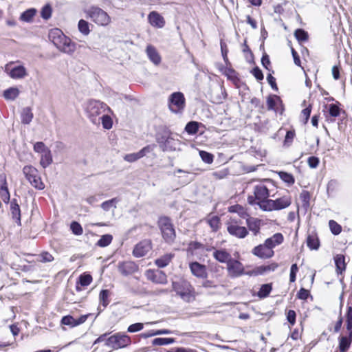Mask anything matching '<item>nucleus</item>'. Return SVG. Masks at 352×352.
Masks as SVG:
<instances>
[{"mask_svg":"<svg viewBox=\"0 0 352 352\" xmlns=\"http://www.w3.org/2000/svg\"><path fill=\"white\" fill-rule=\"evenodd\" d=\"M119 199L118 198H113L111 199L104 201L101 204L102 209L105 211H109L111 208H116V205L119 202Z\"/></svg>","mask_w":352,"mask_h":352,"instance_id":"473e14b6","label":"nucleus"},{"mask_svg":"<svg viewBox=\"0 0 352 352\" xmlns=\"http://www.w3.org/2000/svg\"><path fill=\"white\" fill-rule=\"evenodd\" d=\"M228 232L238 239H244L248 234V230L244 227L241 226L236 221H231L227 223Z\"/></svg>","mask_w":352,"mask_h":352,"instance_id":"9d476101","label":"nucleus"},{"mask_svg":"<svg viewBox=\"0 0 352 352\" xmlns=\"http://www.w3.org/2000/svg\"><path fill=\"white\" fill-rule=\"evenodd\" d=\"M207 222L212 231H217L220 226V219L217 216H212L207 219Z\"/></svg>","mask_w":352,"mask_h":352,"instance_id":"a18cd8bd","label":"nucleus"},{"mask_svg":"<svg viewBox=\"0 0 352 352\" xmlns=\"http://www.w3.org/2000/svg\"><path fill=\"white\" fill-rule=\"evenodd\" d=\"M292 204L291 197L285 195L276 199H270L262 203V210L273 211L280 210L289 207Z\"/></svg>","mask_w":352,"mask_h":352,"instance_id":"39448f33","label":"nucleus"},{"mask_svg":"<svg viewBox=\"0 0 352 352\" xmlns=\"http://www.w3.org/2000/svg\"><path fill=\"white\" fill-rule=\"evenodd\" d=\"M78 282L81 286H88L92 282V276L88 274H82L80 276Z\"/></svg>","mask_w":352,"mask_h":352,"instance_id":"bf43d9fd","label":"nucleus"},{"mask_svg":"<svg viewBox=\"0 0 352 352\" xmlns=\"http://www.w3.org/2000/svg\"><path fill=\"white\" fill-rule=\"evenodd\" d=\"M199 129V123L195 121H191L187 123L185 127V131L190 135L197 133Z\"/></svg>","mask_w":352,"mask_h":352,"instance_id":"de8ad7c7","label":"nucleus"},{"mask_svg":"<svg viewBox=\"0 0 352 352\" xmlns=\"http://www.w3.org/2000/svg\"><path fill=\"white\" fill-rule=\"evenodd\" d=\"M185 98L182 92H174L168 98V107L171 111L178 113L184 108Z\"/></svg>","mask_w":352,"mask_h":352,"instance_id":"1a4fd4ad","label":"nucleus"},{"mask_svg":"<svg viewBox=\"0 0 352 352\" xmlns=\"http://www.w3.org/2000/svg\"><path fill=\"white\" fill-rule=\"evenodd\" d=\"M131 344L130 336L124 333H116L106 340L105 345L117 350L128 346Z\"/></svg>","mask_w":352,"mask_h":352,"instance_id":"20e7f679","label":"nucleus"},{"mask_svg":"<svg viewBox=\"0 0 352 352\" xmlns=\"http://www.w3.org/2000/svg\"><path fill=\"white\" fill-rule=\"evenodd\" d=\"M78 28L80 32L82 33L83 35L87 36L90 32L89 24L87 21L84 19H80L78 21Z\"/></svg>","mask_w":352,"mask_h":352,"instance_id":"a19ab883","label":"nucleus"},{"mask_svg":"<svg viewBox=\"0 0 352 352\" xmlns=\"http://www.w3.org/2000/svg\"><path fill=\"white\" fill-rule=\"evenodd\" d=\"M52 162V157L51 151H48L42 154L40 164L45 168L50 165Z\"/></svg>","mask_w":352,"mask_h":352,"instance_id":"58836bf2","label":"nucleus"},{"mask_svg":"<svg viewBox=\"0 0 352 352\" xmlns=\"http://www.w3.org/2000/svg\"><path fill=\"white\" fill-rule=\"evenodd\" d=\"M307 245L311 250H318L320 247V241L315 234H309L307 239Z\"/></svg>","mask_w":352,"mask_h":352,"instance_id":"7c9ffc66","label":"nucleus"},{"mask_svg":"<svg viewBox=\"0 0 352 352\" xmlns=\"http://www.w3.org/2000/svg\"><path fill=\"white\" fill-rule=\"evenodd\" d=\"M284 238L281 233H276L270 238H267L264 243L269 249H273L283 242Z\"/></svg>","mask_w":352,"mask_h":352,"instance_id":"5701e85b","label":"nucleus"},{"mask_svg":"<svg viewBox=\"0 0 352 352\" xmlns=\"http://www.w3.org/2000/svg\"><path fill=\"white\" fill-rule=\"evenodd\" d=\"M34 115L32 112V109L30 107H25L23 109L21 114V122L24 124H30L32 119H33Z\"/></svg>","mask_w":352,"mask_h":352,"instance_id":"c756f323","label":"nucleus"},{"mask_svg":"<svg viewBox=\"0 0 352 352\" xmlns=\"http://www.w3.org/2000/svg\"><path fill=\"white\" fill-rule=\"evenodd\" d=\"M19 90L16 87H10L3 91V97L6 100H14L18 97Z\"/></svg>","mask_w":352,"mask_h":352,"instance_id":"2f4dec72","label":"nucleus"},{"mask_svg":"<svg viewBox=\"0 0 352 352\" xmlns=\"http://www.w3.org/2000/svg\"><path fill=\"white\" fill-rule=\"evenodd\" d=\"M157 142L163 151H173L176 150L177 141L171 137L169 131H164L162 135L157 137Z\"/></svg>","mask_w":352,"mask_h":352,"instance_id":"6e6552de","label":"nucleus"},{"mask_svg":"<svg viewBox=\"0 0 352 352\" xmlns=\"http://www.w3.org/2000/svg\"><path fill=\"white\" fill-rule=\"evenodd\" d=\"M158 225L162 234V236L166 243H173L176 234L170 218L167 217H160Z\"/></svg>","mask_w":352,"mask_h":352,"instance_id":"423d86ee","label":"nucleus"},{"mask_svg":"<svg viewBox=\"0 0 352 352\" xmlns=\"http://www.w3.org/2000/svg\"><path fill=\"white\" fill-rule=\"evenodd\" d=\"M38 257L39 259L38 261L42 263H49L54 260L53 256L47 252L41 253L38 255Z\"/></svg>","mask_w":352,"mask_h":352,"instance_id":"0e129e2a","label":"nucleus"},{"mask_svg":"<svg viewBox=\"0 0 352 352\" xmlns=\"http://www.w3.org/2000/svg\"><path fill=\"white\" fill-rule=\"evenodd\" d=\"M252 253L254 256L263 259L272 258L274 254V250L269 249L265 243L254 247L252 250Z\"/></svg>","mask_w":352,"mask_h":352,"instance_id":"2eb2a0df","label":"nucleus"},{"mask_svg":"<svg viewBox=\"0 0 352 352\" xmlns=\"http://www.w3.org/2000/svg\"><path fill=\"white\" fill-rule=\"evenodd\" d=\"M338 104V102L329 104L327 111L331 117L335 118L340 115V109Z\"/></svg>","mask_w":352,"mask_h":352,"instance_id":"09e8293b","label":"nucleus"},{"mask_svg":"<svg viewBox=\"0 0 352 352\" xmlns=\"http://www.w3.org/2000/svg\"><path fill=\"white\" fill-rule=\"evenodd\" d=\"M199 155L203 160L206 164H211L213 162L214 156L210 153H208L205 151H199Z\"/></svg>","mask_w":352,"mask_h":352,"instance_id":"13d9d810","label":"nucleus"},{"mask_svg":"<svg viewBox=\"0 0 352 352\" xmlns=\"http://www.w3.org/2000/svg\"><path fill=\"white\" fill-rule=\"evenodd\" d=\"M148 20L152 26L157 28H162L165 25V21L163 16L155 11H152L149 13Z\"/></svg>","mask_w":352,"mask_h":352,"instance_id":"aec40b11","label":"nucleus"},{"mask_svg":"<svg viewBox=\"0 0 352 352\" xmlns=\"http://www.w3.org/2000/svg\"><path fill=\"white\" fill-rule=\"evenodd\" d=\"M223 74L227 76L228 79L232 80L234 84L239 81L236 72L231 67H226Z\"/></svg>","mask_w":352,"mask_h":352,"instance_id":"72a5a7b5","label":"nucleus"},{"mask_svg":"<svg viewBox=\"0 0 352 352\" xmlns=\"http://www.w3.org/2000/svg\"><path fill=\"white\" fill-rule=\"evenodd\" d=\"M52 9L50 4L45 5L41 11V16L45 19H49L52 16Z\"/></svg>","mask_w":352,"mask_h":352,"instance_id":"5fc2aeb1","label":"nucleus"},{"mask_svg":"<svg viewBox=\"0 0 352 352\" xmlns=\"http://www.w3.org/2000/svg\"><path fill=\"white\" fill-rule=\"evenodd\" d=\"M31 185L38 190H43L45 188V184L41 180V177L38 175L35 177H32L30 180H28Z\"/></svg>","mask_w":352,"mask_h":352,"instance_id":"49530a36","label":"nucleus"},{"mask_svg":"<svg viewBox=\"0 0 352 352\" xmlns=\"http://www.w3.org/2000/svg\"><path fill=\"white\" fill-rule=\"evenodd\" d=\"M173 291L179 296L184 301L189 302L192 298L190 294V285L186 280L173 281L172 283Z\"/></svg>","mask_w":352,"mask_h":352,"instance_id":"0eeeda50","label":"nucleus"},{"mask_svg":"<svg viewBox=\"0 0 352 352\" xmlns=\"http://www.w3.org/2000/svg\"><path fill=\"white\" fill-rule=\"evenodd\" d=\"M246 224L248 228L251 231L254 236L259 234L261 227L262 226V221L258 218L250 217L246 219Z\"/></svg>","mask_w":352,"mask_h":352,"instance_id":"412c9836","label":"nucleus"},{"mask_svg":"<svg viewBox=\"0 0 352 352\" xmlns=\"http://www.w3.org/2000/svg\"><path fill=\"white\" fill-rule=\"evenodd\" d=\"M280 178L285 183L288 184L289 185H292L294 184L295 179L293 175L290 173H288L287 172L281 171L279 173Z\"/></svg>","mask_w":352,"mask_h":352,"instance_id":"864d4df0","label":"nucleus"},{"mask_svg":"<svg viewBox=\"0 0 352 352\" xmlns=\"http://www.w3.org/2000/svg\"><path fill=\"white\" fill-rule=\"evenodd\" d=\"M278 264L273 263L267 265H261L256 268V273L258 274H263L267 272H273L278 267Z\"/></svg>","mask_w":352,"mask_h":352,"instance_id":"4c0bfd02","label":"nucleus"},{"mask_svg":"<svg viewBox=\"0 0 352 352\" xmlns=\"http://www.w3.org/2000/svg\"><path fill=\"white\" fill-rule=\"evenodd\" d=\"M254 195L257 201V205L262 210V203L269 201L270 192L268 188L263 184H258L254 188Z\"/></svg>","mask_w":352,"mask_h":352,"instance_id":"9b49d317","label":"nucleus"},{"mask_svg":"<svg viewBox=\"0 0 352 352\" xmlns=\"http://www.w3.org/2000/svg\"><path fill=\"white\" fill-rule=\"evenodd\" d=\"M146 276L148 280L157 284L165 285L168 283L167 276L162 270H148Z\"/></svg>","mask_w":352,"mask_h":352,"instance_id":"ddd939ff","label":"nucleus"},{"mask_svg":"<svg viewBox=\"0 0 352 352\" xmlns=\"http://www.w3.org/2000/svg\"><path fill=\"white\" fill-rule=\"evenodd\" d=\"M109 294H110V292L108 289H102L100 292V295H99L100 302L104 307H106L109 303Z\"/></svg>","mask_w":352,"mask_h":352,"instance_id":"c03bdc74","label":"nucleus"},{"mask_svg":"<svg viewBox=\"0 0 352 352\" xmlns=\"http://www.w3.org/2000/svg\"><path fill=\"white\" fill-rule=\"evenodd\" d=\"M10 211L13 221L18 225L21 226V214L20 206L16 199H14L10 202Z\"/></svg>","mask_w":352,"mask_h":352,"instance_id":"a211bd4d","label":"nucleus"},{"mask_svg":"<svg viewBox=\"0 0 352 352\" xmlns=\"http://www.w3.org/2000/svg\"><path fill=\"white\" fill-rule=\"evenodd\" d=\"M146 54L149 60L155 65H158L161 62V57L156 50V49L152 45H148L146 47Z\"/></svg>","mask_w":352,"mask_h":352,"instance_id":"a878e982","label":"nucleus"},{"mask_svg":"<svg viewBox=\"0 0 352 352\" xmlns=\"http://www.w3.org/2000/svg\"><path fill=\"white\" fill-rule=\"evenodd\" d=\"M173 342L174 339L171 338H157L152 341V344L155 346L167 345Z\"/></svg>","mask_w":352,"mask_h":352,"instance_id":"79ce46f5","label":"nucleus"},{"mask_svg":"<svg viewBox=\"0 0 352 352\" xmlns=\"http://www.w3.org/2000/svg\"><path fill=\"white\" fill-rule=\"evenodd\" d=\"M334 262L337 273L342 274L346 270L345 256L343 254H337L334 256Z\"/></svg>","mask_w":352,"mask_h":352,"instance_id":"bb28decb","label":"nucleus"},{"mask_svg":"<svg viewBox=\"0 0 352 352\" xmlns=\"http://www.w3.org/2000/svg\"><path fill=\"white\" fill-rule=\"evenodd\" d=\"M98 118L102 121V124L104 129H110L112 127L113 122L109 116L103 114L98 117Z\"/></svg>","mask_w":352,"mask_h":352,"instance_id":"3c124183","label":"nucleus"},{"mask_svg":"<svg viewBox=\"0 0 352 352\" xmlns=\"http://www.w3.org/2000/svg\"><path fill=\"white\" fill-rule=\"evenodd\" d=\"M352 342V335L350 333V335L346 334L345 336H341L339 337V344H338V351L342 352H346L348 349L350 348Z\"/></svg>","mask_w":352,"mask_h":352,"instance_id":"393cba45","label":"nucleus"},{"mask_svg":"<svg viewBox=\"0 0 352 352\" xmlns=\"http://www.w3.org/2000/svg\"><path fill=\"white\" fill-rule=\"evenodd\" d=\"M144 328V324L141 322H137L132 324L128 327L127 331L129 333H135L141 331Z\"/></svg>","mask_w":352,"mask_h":352,"instance_id":"338daca9","label":"nucleus"},{"mask_svg":"<svg viewBox=\"0 0 352 352\" xmlns=\"http://www.w3.org/2000/svg\"><path fill=\"white\" fill-rule=\"evenodd\" d=\"M212 255L217 261L222 263L228 264L232 258L230 254L224 249L214 250Z\"/></svg>","mask_w":352,"mask_h":352,"instance_id":"b1692460","label":"nucleus"},{"mask_svg":"<svg viewBox=\"0 0 352 352\" xmlns=\"http://www.w3.org/2000/svg\"><path fill=\"white\" fill-rule=\"evenodd\" d=\"M49 38L60 51L69 54L75 51V44L64 35L60 30L58 28L52 30L49 33Z\"/></svg>","mask_w":352,"mask_h":352,"instance_id":"f257e3e1","label":"nucleus"},{"mask_svg":"<svg viewBox=\"0 0 352 352\" xmlns=\"http://www.w3.org/2000/svg\"><path fill=\"white\" fill-rule=\"evenodd\" d=\"M310 193L307 190H303L300 195V199L302 201V206L307 210L309 206Z\"/></svg>","mask_w":352,"mask_h":352,"instance_id":"603ef678","label":"nucleus"},{"mask_svg":"<svg viewBox=\"0 0 352 352\" xmlns=\"http://www.w3.org/2000/svg\"><path fill=\"white\" fill-rule=\"evenodd\" d=\"M319 158L315 156L309 157L307 160L308 165L311 168H316L319 164Z\"/></svg>","mask_w":352,"mask_h":352,"instance_id":"774afa93","label":"nucleus"},{"mask_svg":"<svg viewBox=\"0 0 352 352\" xmlns=\"http://www.w3.org/2000/svg\"><path fill=\"white\" fill-rule=\"evenodd\" d=\"M23 173L28 180H30L38 175L37 169L32 166H25L23 168Z\"/></svg>","mask_w":352,"mask_h":352,"instance_id":"c9c22d12","label":"nucleus"},{"mask_svg":"<svg viewBox=\"0 0 352 352\" xmlns=\"http://www.w3.org/2000/svg\"><path fill=\"white\" fill-rule=\"evenodd\" d=\"M5 72L13 79L23 78L27 75L26 69L23 65L10 68V65H6Z\"/></svg>","mask_w":352,"mask_h":352,"instance_id":"dca6fc26","label":"nucleus"},{"mask_svg":"<svg viewBox=\"0 0 352 352\" xmlns=\"http://www.w3.org/2000/svg\"><path fill=\"white\" fill-rule=\"evenodd\" d=\"M173 257L174 254L172 253L166 254L157 258L155 263L160 268L165 267L170 263Z\"/></svg>","mask_w":352,"mask_h":352,"instance_id":"c85d7f7f","label":"nucleus"},{"mask_svg":"<svg viewBox=\"0 0 352 352\" xmlns=\"http://www.w3.org/2000/svg\"><path fill=\"white\" fill-rule=\"evenodd\" d=\"M329 228L331 230V232L334 235L339 234L342 231V227L340 225H339L336 221L334 220H330L329 221Z\"/></svg>","mask_w":352,"mask_h":352,"instance_id":"4d7b16f0","label":"nucleus"},{"mask_svg":"<svg viewBox=\"0 0 352 352\" xmlns=\"http://www.w3.org/2000/svg\"><path fill=\"white\" fill-rule=\"evenodd\" d=\"M294 137L295 131L294 130L287 131L285 137L284 145L287 146H290Z\"/></svg>","mask_w":352,"mask_h":352,"instance_id":"e2e57ef3","label":"nucleus"},{"mask_svg":"<svg viewBox=\"0 0 352 352\" xmlns=\"http://www.w3.org/2000/svg\"><path fill=\"white\" fill-rule=\"evenodd\" d=\"M85 111L91 122L97 124L100 123L98 117L106 111H111V109L105 103L92 99L85 103Z\"/></svg>","mask_w":352,"mask_h":352,"instance_id":"f03ea898","label":"nucleus"},{"mask_svg":"<svg viewBox=\"0 0 352 352\" xmlns=\"http://www.w3.org/2000/svg\"><path fill=\"white\" fill-rule=\"evenodd\" d=\"M189 267L192 274L196 277L202 278L207 277V270L204 265L195 261L190 263Z\"/></svg>","mask_w":352,"mask_h":352,"instance_id":"6ab92c4d","label":"nucleus"},{"mask_svg":"<svg viewBox=\"0 0 352 352\" xmlns=\"http://www.w3.org/2000/svg\"><path fill=\"white\" fill-rule=\"evenodd\" d=\"M36 13V10L35 8L28 9L21 14L20 19L25 22H30Z\"/></svg>","mask_w":352,"mask_h":352,"instance_id":"f704fd0d","label":"nucleus"},{"mask_svg":"<svg viewBox=\"0 0 352 352\" xmlns=\"http://www.w3.org/2000/svg\"><path fill=\"white\" fill-rule=\"evenodd\" d=\"M60 322L63 325L69 326L70 327H75V318L71 315L63 316Z\"/></svg>","mask_w":352,"mask_h":352,"instance_id":"052dcab7","label":"nucleus"},{"mask_svg":"<svg viewBox=\"0 0 352 352\" xmlns=\"http://www.w3.org/2000/svg\"><path fill=\"white\" fill-rule=\"evenodd\" d=\"M276 103H280V106L282 107V100L280 98L276 95L270 96L267 100L268 110H274L276 112H278V109L276 108Z\"/></svg>","mask_w":352,"mask_h":352,"instance_id":"cd10ccee","label":"nucleus"},{"mask_svg":"<svg viewBox=\"0 0 352 352\" xmlns=\"http://www.w3.org/2000/svg\"><path fill=\"white\" fill-rule=\"evenodd\" d=\"M272 289V284L267 283L263 284L261 286L259 291L257 293V296L260 298H264L268 296Z\"/></svg>","mask_w":352,"mask_h":352,"instance_id":"e433bc0d","label":"nucleus"},{"mask_svg":"<svg viewBox=\"0 0 352 352\" xmlns=\"http://www.w3.org/2000/svg\"><path fill=\"white\" fill-rule=\"evenodd\" d=\"M243 52L245 55V58L246 60L249 63L253 62L254 60V55L251 50L250 49L249 46L247 45L246 40L244 41L243 45Z\"/></svg>","mask_w":352,"mask_h":352,"instance_id":"8fccbe9b","label":"nucleus"},{"mask_svg":"<svg viewBox=\"0 0 352 352\" xmlns=\"http://www.w3.org/2000/svg\"><path fill=\"white\" fill-rule=\"evenodd\" d=\"M86 17L100 26H107L111 22V17L102 8L98 6H91L85 10Z\"/></svg>","mask_w":352,"mask_h":352,"instance_id":"7ed1b4c3","label":"nucleus"},{"mask_svg":"<svg viewBox=\"0 0 352 352\" xmlns=\"http://www.w3.org/2000/svg\"><path fill=\"white\" fill-rule=\"evenodd\" d=\"M151 151L149 146H145L142 148L140 151L133 153L126 154L124 157V160L128 162H134L139 159L143 157L147 153Z\"/></svg>","mask_w":352,"mask_h":352,"instance_id":"4be33fe9","label":"nucleus"},{"mask_svg":"<svg viewBox=\"0 0 352 352\" xmlns=\"http://www.w3.org/2000/svg\"><path fill=\"white\" fill-rule=\"evenodd\" d=\"M118 270L123 276H127L139 270V266L133 261H126L118 264Z\"/></svg>","mask_w":352,"mask_h":352,"instance_id":"f8f14e48","label":"nucleus"},{"mask_svg":"<svg viewBox=\"0 0 352 352\" xmlns=\"http://www.w3.org/2000/svg\"><path fill=\"white\" fill-rule=\"evenodd\" d=\"M220 45H221V54H222L223 60L226 63V65L228 66L230 65V63L228 58V50L227 49V45H226V43H224L222 41H221Z\"/></svg>","mask_w":352,"mask_h":352,"instance_id":"680f3d73","label":"nucleus"},{"mask_svg":"<svg viewBox=\"0 0 352 352\" xmlns=\"http://www.w3.org/2000/svg\"><path fill=\"white\" fill-rule=\"evenodd\" d=\"M294 36L300 43L307 41L309 38L308 33L301 28L296 30Z\"/></svg>","mask_w":352,"mask_h":352,"instance_id":"37998d69","label":"nucleus"},{"mask_svg":"<svg viewBox=\"0 0 352 352\" xmlns=\"http://www.w3.org/2000/svg\"><path fill=\"white\" fill-rule=\"evenodd\" d=\"M34 150L36 153H44L46 151H50L45 145L43 142H37L34 145Z\"/></svg>","mask_w":352,"mask_h":352,"instance_id":"69168bd1","label":"nucleus"},{"mask_svg":"<svg viewBox=\"0 0 352 352\" xmlns=\"http://www.w3.org/2000/svg\"><path fill=\"white\" fill-rule=\"evenodd\" d=\"M151 249L149 241H142L138 243L134 248L133 254L134 256L140 258L145 256Z\"/></svg>","mask_w":352,"mask_h":352,"instance_id":"f3484780","label":"nucleus"},{"mask_svg":"<svg viewBox=\"0 0 352 352\" xmlns=\"http://www.w3.org/2000/svg\"><path fill=\"white\" fill-rule=\"evenodd\" d=\"M70 229L72 233L77 236L81 235L83 232L81 225L77 221H72L71 223Z\"/></svg>","mask_w":352,"mask_h":352,"instance_id":"6e6d98bb","label":"nucleus"},{"mask_svg":"<svg viewBox=\"0 0 352 352\" xmlns=\"http://www.w3.org/2000/svg\"><path fill=\"white\" fill-rule=\"evenodd\" d=\"M227 269L229 274L232 277H238L244 273V267L243 264L240 261L232 258L227 264Z\"/></svg>","mask_w":352,"mask_h":352,"instance_id":"4468645a","label":"nucleus"},{"mask_svg":"<svg viewBox=\"0 0 352 352\" xmlns=\"http://www.w3.org/2000/svg\"><path fill=\"white\" fill-rule=\"evenodd\" d=\"M113 236L111 234H107L102 235L100 239L98 241L96 245L101 248L108 246L112 241Z\"/></svg>","mask_w":352,"mask_h":352,"instance_id":"ea45409f","label":"nucleus"}]
</instances>
